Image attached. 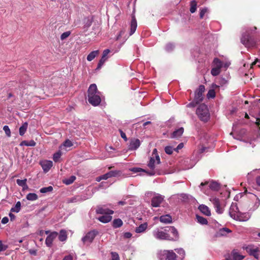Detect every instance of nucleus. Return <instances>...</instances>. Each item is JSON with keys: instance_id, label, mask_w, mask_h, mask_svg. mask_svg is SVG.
Wrapping results in <instances>:
<instances>
[{"instance_id": "1", "label": "nucleus", "mask_w": 260, "mask_h": 260, "mask_svg": "<svg viewBox=\"0 0 260 260\" xmlns=\"http://www.w3.org/2000/svg\"><path fill=\"white\" fill-rule=\"evenodd\" d=\"M88 101L93 106L99 105L101 102V93L98 90L95 84H92L88 89Z\"/></svg>"}, {"instance_id": "2", "label": "nucleus", "mask_w": 260, "mask_h": 260, "mask_svg": "<svg viewBox=\"0 0 260 260\" xmlns=\"http://www.w3.org/2000/svg\"><path fill=\"white\" fill-rule=\"evenodd\" d=\"M256 29V27L252 28H248L245 33L242 35L241 41V43L247 48L253 47L256 45V42L252 37V32Z\"/></svg>"}, {"instance_id": "3", "label": "nucleus", "mask_w": 260, "mask_h": 260, "mask_svg": "<svg viewBox=\"0 0 260 260\" xmlns=\"http://www.w3.org/2000/svg\"><path fill=\"white\" fill-rule=\"evenodd\" d=\"M196 114L200 119L203 121H207L210 117V114L207 106L205 104L200 105L197 109Z\"/></svg>"}, {"instance_id": "4", "label": "nucleus", "mask_w": 260, "mask_h": 260, "mask_svg": "<svg viewBox=\"0 0 260 260\" xmlns=\"http://www.w3.org/2000/svg\"><path fill=\"white\" fill-rule=\"evenodd\" d=\"M160 260H176V254L173 250H161L158 253Z\"/></svg>"}, {"instance_id": "5", "label": "nucleus", "mask_w": 260, "mask_h": 260, "mask_svg": "<svg viewBox=\"0 0 260 260\" xmlns=\"http://www.w3.org/2000/svg\"><path fill=\"white\" fill-rule=\"evenodd\" d=\"M152 235L157 240H168L169 234L167 229L164 230L158 228L156 229L153 231Z\"/></svg>"}, {"instance_id": "6", "label": "nucleus", "mask_w": 260, "mask_h": 260, "mask_svg": "<svg viewBox=\"0 0 260 260\" xmlns=\"http://www.w3.org/2000/svg\"><path fill=\"white\" fill-rule=\"evenodd\" d=\"M98 234V231L93 230L88 232L82 237V241L84 244L89 245L92 242L95 236Z\"/></svg>"}, {"instance_id": "7", "label": "nucleus", "mask_w": 260, "mask_h": 260, "mask_svg": "<svg viewBox=\"0 0 260 260\" xmlns=\"http://www.w3.org/2000/svg\"><path fill=\"white\" fill-rule=\"evenodd\" d=\"M167 231L169 234L168 241H177L179 240V233L174 226L168 227Z\"/></svg>"}, {"instance_id": "8", "label": "nucleus", "mask_w": 260, "mask_h": 260, "mask_svg": "<svg viewBox=\"0 0 260 260\" xmlns=\"http://www.w3.org/2000/svg\"><path fill=\"white\" fill-rule=\"evenodd\" d=\"M147 194H150L151 196L152 194L154 195L151 200V205L154 207H157L159 206L160 204L162 203L164 199V197L159 194H156L151 192L147 193Z\"/></svg>"}, {"instance_id": "9", "label": "nucleus", "mask_w": 260, "mask_h": 260, "mask_svg": "<svg viewBox=\"0 0 260 260\" xmlns=\"http://www.w3.org/2000/svg\"><path fill=\"white\" fill-rule=\"evenodd\" d=\"M246 251L249 255L253 256L258 259L260 257V249L253 246H248L246 248Z\"/></svg>"}, {"instance_id": "10", "label": "nucleus", "mask_w": 260, "mask_h": 260, "mask_svg": "<svg viewBox=\"0 0 260 260\" xmlns=\"http://www.w3.org/2000/svg\"><path fill=\"white\" fill-rule=\"evenodd\" d=\"M210 201L213 204L216 212L219 214H221L223 211V209L221 207L220 200L218 198L212 197L210 198Z\"/></svg>"}, {"instance_id": "11", "label": "nucleus", "mask_w": 260, "mask_h": 260, "mask_svg": "<svg viewBox=\"0 0 260 260\" xmlns=\"http://www.w3.org/2000/svg\"><path fill=\"white\" fill-rule=\"evenodd\" d=\"M205 86L203 85L199 86L197 90L194 95V100L197 103H200L203 100V93L205 91Z\"/></svg>"}, {"instance_id": "12", "label": "nucleus", "mask_w": 260, "mask_h": 260, "mask_svg": "<svg viewBox=\"0 0 260 260\" xmlns=\"http://www.w3.org/2000/svg\"><path fill=\"white\" fill-rule=\"evenodd\" d=\"M239 209L236 203H232L229 210V214L234 219L239 213Z\"/></svg>"}, {"instance_id": "13", "label": "nucleus", "mask_w": 260, "mask_h": 260, "mask_svg": "<svg viewBox=\"0 0 260 260\" xmlns=\"http://www.w3.org/2000/svg\"><path fill=\"white\" fill-rule=\"evenodd\" d=\"M140 144V141L138 139H132L130 140L128 148L131 150H136L139 147Z\"/></svg>"}, {"instance_id": "14", "label": "nucleus", "mask_w": 260, "mask_h": 260, "mask_svg": "<svg viewBox=\"0 0 260 260\" xmlns=\"http://www.w3.org/2000/svg\"><path fill=\"white\" fill-rule=\"evenodd\" d=\"M250 218V215L248 213H242L239 212L234 219L240 221H246Z\"/></svg>"}, {"instance_id": "15", "label": "nucleus", "mask_w": 260, "mask_h": 260, "mask_svg": "<svg viewBox=\"0 0 260 260\" xmlns=\"http://www.w3.org/2000/svg\"><path fill=\"white\" fill-rule=\"evenodd\" d=\"M57 235V232H52L46 238L45 240V243L48 247H51L52 244L53 240Z\"/></svg>"}, {"instance_id": "16", "label": "nucleus", "mask_w": 260, "mask_h": 260, "mask_svg": "<svg viewBox=\"0 0 260 260\" xmlns=\"http://www.w3.org/2000/svg\"><path fill=\"white\" fill-rule=\"evenodd\" d=\"M156 160V158L155 159L154 157H151L148 164V167L151 170L149 172H148V174L150 176L154 175L155 174V171L154 169Z\"/></svg>"}, {"instance_id": "17", "label": "nucleus", "mask_w": 260, "mask_h": 260, "mask_svg": "<svg viewBox=\"0 0 260 260\" xmlns=\"http://www.w3.org/2000/svg\"><path fill=\"white\" fill-rule=\"evenodd\" d=\"M96 212L98 214H100L102 215L104 214H112L114 213V211L112 210H110L108 208H105V207H98Z\"/></svg>"}, {"instance_id": "18", "label": "nucleus", "mask_w": 260, "mask_h": 260, "mask_svg": "<svg viewBox=\"0 0 260 260\" xmlns=\"http://www.w3.org/2000/svg\"><path fill=\"white\" fill-rule=\"evenodd\" d=\"M40 164L45 172H47L52 167L53 162L51 160H44L40 162Z\"/></svg>"}, {"instance_id": "19", "label": "nucleus", "mask_w": 260, "mask_h": 260, "mask_svg": "<svg viewBox=\"0 0 260 260\" xmlns=\"http://www.w3.org/2000/svg\"><path fill=\"white\" fill-rule=\"evenodd\" d=\"M119 174V172L117 171H110L103 175H102V178L103 179V180H107L108 178L113 177H116L118 176Z\"/></svg>"}, {"instance_id": "20", "label": "nucleus", "mask_w": 260, "mask_h": 260, "mask_svg": "<svg viewBox=\"0 0 260 260\" xmlns=\"http://www.w3.org/2000/svg\"><path fill=\"white\" fill-rule=\"evenodd\" d=\"M137 27V22L135 16L134 15L132 16V21L131 23V30H130V35H132L136 31Z\"/></svg>"}, {"instance_id": "21", "label": "nucleus", "mask_w": 260, "mask_h": 260, "mask_svg": "<svg viewBox=\"0 0 260 260\" xmlns=\"http://www.w3.org/2000/svg\"><path fill=\"white\" fill-rule=\"evenodd\" d=\"M111 214H104L98 218V219L103 223H108L112 219Z\"/></svg>"}, {"instance_id": "22", "label": "nucleus", "mask_w": 260, "mask_h": 260, "mask_svg": "<svg viewBox=\"0 0 260 260\" xmlns=\"http://www.w3.org/2000/svg\"><path fill=\"white\" fill-rule=\"evenodd\" d=\"M160 221L164 223H170L172 222V217L169 215L166 214L162 215L159 217Z\"/></svg>"}, {"instance_id": "23", "label": "nucleus", "mask_w": 260, "mask_h": 260, "mask_svg": "<svg viewBox=\"0 0 260 260\" xmlns=\"http://www.w3.org/2000/svg\"><path fill=\"white\" fill-rule=\"evenodd\" d=\"M87 198L85 197H82L80 196H77L74 197H72L70 198L68 202L70 203H76V202H82L83 201L86 200Z\"/></svg>"}, {"instance_id": "24", "label": "nucleus", "mask_w": 260, "mask_h": 260, "mask_svg": "<svg viewBox=\"0 0 260 260\" xmlns=\"http://www.w3.org/2000/svg\"><path fill=\"white\" fill-rule=\"evenodd\" d=\"M199 209L202 213L205 215L210 216L211 215V212L209 208L206 205H200L199 207Z\"/></svg>"}, {"instance_id": "25", "label": "nucleus", "mask_w": 260, "mask_h": 260, "mask_svg": "<svg viewBox=\"0 0 260 260\" xmlns=\"http://www.w3.org/2000/svg\"><path fill=\"white\" fill-rule=\"evenodd\" d=\"M148 224L146 222L141 224L139 226L136 228L135 232L137 233H144L147 229Z\"/></svg>"}, {"instance_id": "26", "label": "nucleus", "mask_w": 260, "mask_h": 260, "mask_svg": "<svg viewBox=\"0 0 260 260\" xmlns=\"http://www.w3.org/2000/svg\"><path fill=\"white\" fill-rule=\"evenodd\" d=\"M184 129L183 127H180L175 130L171 135V138H175L180 137L183 133Z\"/></svg>"}, {"instance_id": "27", "label": "nucleus", "mask_w": 260, "mask_h": 260, "mask_svg": "<svg viewBox=\"0 0 260 260\" xmlns=\"http://www.w3.org/2000/svg\"><path fill=\"white\" fill-rule=\"evenodd\" d=\"M36 145V143L35 142V141L31 140L29 141H22L19 144V145L20 146H31V147H34V146H35Z\"/></svg>"}, {"instance_id": "28", "label": "nucleus", "mask_w": 260, "mask_h": 260, "mask_svg": "<svg viewBox=\"0 0 260 260\" xmlns=\"http://www.w3.org/2000/svg\"><path fill=\"white\" fill-rule=\"evenodd\" d=\"M175 250L179 254V258L180 260H183L185 256V250L182 248H176Z\"/></svg>"}, {"instance_id": "29", "label": "nucleus", "mask_w": 260, "mask_h": 260, "mask_svg": "<svg viewBox=\"0 0 260 260\" xmlns=\"http://www.w3.org/2000/svg\"><path fill=\"white\" fill-rule=\"evenodd\" d=\"M99 54V50H95L91 52L87 57V60L89 61L92 60Z\"/></svg>"}, {"instance_id": "30", "label": "nucleus", "mask_w": 260, "mask_h": 260, "mask_svg": "<svg viewBox=\"0 0 260 260\" xmlns=\"http://www.w3.org/2000/svg\"><path fill=\"white\" fill-rule=\"evenodd\" d=\"M27 127L28 123L26 122L23 123L22 125L20 127L19 133L20 136H23L24 135L27 130Z\"/></svg>"}, {"instance_id": "31", "label": "nucleus", "mask_w": 260, "mask_h": 260, "mask_svg": "<svg viewBox=\"0 0 260 260\" xmlns=\"http://www.w3.org/2000/svg\"><path fill=\"white\" fill-rule=\"evenodd\" d=\"M26 181H27L26 179H24L23 180L17 179L16 180L17 184L19 186L22 187L23 189H25L28 188V186L26 184Z\"/></svg>"}, {"instance_id": "32", "label": "nucleus", "mask_w": 260, "mask_h": 260, "mask_svg": "<svg viewBox=\"0 0 260 260\" xmlns=\"http://www.w3.org/2000/svg\"><path fill=\"white\" fill-rule=\"evenodd\" d=\"M123 224V222L120 218L115 219L113 221V226L114 228L121 227Z\"/></svg>"}, {"instance_id": "33", "label": "nucleus", "mask_w": 260, "mask_h": 260, "mask_svg": "<svg viewBox=\"0 0 260 260\" xmlns=\"http://www.w3.org/2000/svg\"><path fill=\"white\" fill-rule=\"evenodd\" d=\"M231 231L226 228L220 229L218 231V235L220 236H226L228 233H231Z\"/></svg>"}, {"instance_id": "34", "label": "nucleus", "mask_w": 260, "mask_h": 260, "mask_svg": "<svg viewBox=\"0 0 260 260\" xmlns=\"http://www.w3.org/2000/svg\"><path fill=\"white\" fill-rule=\"evenodd\" d=\"M213 66L214 67L221 69L223 66V62H222L218 58H215L213 60Z\"/></svg>"}, {"instance_id": "35", "label": "nucleus", "mask_w": 260, "mask_h": 260, "mask_svg": "<svg viewBox=\"0 0 260 260\" xmlns=\"http://www.w3.org/2000/svg\"><path fill=\"white\" fill-rule=\"evenodd\" d=\"M209 186L211 189L214 190H217L220 188V185L219 183L215 181H212L210 182Z\"/></svg>"}, {"instance_id": "36", "label": "nucleus", "mask_w": 260, "mask_h": 260, "mask_svg": "<svg viewBox=\"0 0 260 260\" xmlns=\"http://www.w3.org/2000/svg\"><path fill=\"white\" fill-rule=\"evenodd\" d=\"M21 209V203L20 202H17L15 206L14 207H12L11 209V211L13 212L18 213L20 211Z\"/></svg>"}, {"instance_id": "37", "label": "nucleus", "mask_w": 260, "mask_h": 260, "mask_svg": "<svg viewBox=\"0 0 260 260\" xmlns=\"http://www.w3.org/2000/svg\"><path fill=\"white\" fill-rule=\"evenodd\" d=\"M67 233H66V231L64 230H61L60 231V233H59V240L60 241H64L66 240L67 239Z\"/></svg>"}, {"instance_id": "38", "label": "nucleus", "mask_w": 260, "mask_h": 260, "mask_svg": "<svg viewBox=\"0 0 260 260\" xmlns=\"http://www.w3.org/2000/svg\"><path fill=\"white\" fill-rule=\"evenodd\" d=\"M196 218L197 221L201 224L204 225L208 223L207 220L202 216L197 215Z\"/></svg>"}, {"instance_id": "39", "label": "nucleus", "mask_w": 260, "mask_h": 260, "mask_svg": "<svg viewBox=\"0 0 260 260\" xmlns=\"http://www.w3.org/2000/svg\"><path fill=\"white\" fill-rule=\"evenodd\" d=\"M38 198L37 194L35 193H29L26 196V199L29 201H36Z\"/></svg>"}, {"instance_id": "40", "label": "nucleus", "mask_w": 260, "mask_h": 260, "mask_svg": "<svg viewBox=\"0 0 260 260\" xmlns=\"http://www.w3.org/2000/svg\"><path fill=\"white\" fill-rule=\"evenodd\" d=\"M230 256L232 258V260H242L244 258L243 256L239 254L237 252H233Z\"/></svg>"}, {"instance_id": "41", "label": "nucleus", "mask_w": 260, "mask_h": 260, "mask_svg": "<svg viewBox=\"0 0 260 260\" xmlns=\"http://www.w3.org/2000/svg\"><path fill=\"white\" fill-rule=\"evenodd\" d=\"M76 179V177L74 176H71L69 178L65 179L63 180V182L69 185L72 184Z\"/></svg>"}, {"instance_id": "42", "label": "nucleus", "mask_w": 260, "mask_h": 260, "mask_svg": "<svg viewBox=\"0 0 260 260\" xmlns=\"http://www.w3.org/2000/svg\"><path fill=\"white\" fill-rule=\"evenodd\" d=\"M197 4L195 1H192L190 2V11L191 13H193L196 12L197 10Z\"/></svg>"}, {"instance_id": "43", "label": "nucleus", "mask_w": 260, "mask_h": 260, "mask_svg": "<svg viewBox=\"0 0 260 260\" xmlns=\"http://www.w3.org/2000/svg\"><path fill=\"white\" fill-rule=\"evenodd\" d=\"M53 190V187L51 186L48 187H43L40 189V191L42 193L51 192Z\"/></svg>"}, {"instance_id": "44", "label": "nucleus", "mask_w": 260, "mask_h": 260, "mask_svg": "<svg viewBox=\"0 0 260 260\" xmlns=\"http://www.w3.org/2000/svg\"><path fill=\"white\" fill-rule=\"evenodd\" d=\"M73 145V144L71 141H70L69 139L66 140L63 144L60 146V148H61L62 146L68 148V147H71Z\"/></svg>"}, {"instance_id": "45", "label": "nucleus", "mask_w": 260, "mask_h": 260, "mask_svg": "<svg viewBox=\"0 0 260 260\" xmlns=\"http://www.w3.org/2000/svg\"><path fill=\"white\" fill-rule=\"evenodd\" d=\"M61 154H62V153L60 151V150H59L57 152H56V153H55L53 154V160L55 162L58 161V160L59 159V158L60 157Z\"/></svg>"}, {"instance_id": "46", "label": "nucleus", "mask_w": 260, "mask_h": 260, "mask_svg": "<svg viewBox=\"0 0 260 260\" xmlns=\"http://www.w3.org/2000/svg\"><path fill=\"white\" fill-rule=\"evenodd\" d=\"M220 73V69L215 67H213L211 71V74L214 76H217Z\"/></svg>"}, {"instance_id": "47", "label": "nucleus", "mask_w": 260, "mask_h": 260, "mask_svg": "<svg viewBox=\"0 0 260 260\" xmlns=\"http://www.w3.org/2000/svg\"><path fill=\"white\" fill-rule=\"evenodd\" d=\"M175 48V45L172 43H168L166 45L165 49L167 52L172 51Z\"/></svg>"}, {"instance_id": "48", "label": "nucleus", "mask_w": 260, "mask_h": 260, "mask_svg": "<svg viewBox=\"0 0 260 260\" xmlns=\"http://www.w3.org/2000/svg\"><path fill=\"white\" fill-rule=\"evenodd\" d=\"M152 155H154V157L156 158V162L157 164H159L160 163V158L158 154L157 153V150L156 149H154L152 152Z\"/></svg>"}, {"instance_id": "49", "label": "nucleus", "mask_w": 260, "mask_h": 260, "mask_svg": "<svg viewBox=\"0 0 260 260\" xmlns=\"http://www.w3.org/2000/svg\"><path fill=\"white\" fill-rule=\"evenodd\" d=\"M174 149L172 146H168L165 148V152L168 154H171L173 152Z\"/></svg>"}, {"instance_id": "50", "label": "nucleus", "mask_w": 260, "mask_h": 260, "mask_svg": "<svg viewBox=\"0 0 260 260\" xmlns=\"http://www.w3.org/2000/svg\"><path fill=\"white\" fill-rule=\"evenodd\" d=\"M3 130L4 131L6 135L8 137H10L11 136V131L9 128V126L8 125H5L3 127Z\"/></svg>"}, {"instance_id": "51", "label": "nucleus", "mask_w": 260, "mask_h": 260, "mask_svg": "<svg viewBox=\"0 0 260 260\" xmlns=\"http://www.w3.org/2000/svg\"><path fill=\"white\" fill-rule=\"evenodd\" d=\"M208 98H214L215 96V92L213 89H210L208 91L207 95Z\"/></svg>"}, {"instance_id": "52", "label": "nucleus", "mask_w": 260, "mask_h": 260, "mask_svg": "<svg viewBox=\"0 0 260 260\" xmlns=\"http://www.w3.org/2000/svg\"><path fill=\"white\" fill-rule=\"evenodd\" d=\"M70 34H71V32L70 31L64 32L63 33H62L61 35L60 39L61 40H63L66 39L70 35Z\"/></svg>"}, {"instance_id": "53", "label": "nucleus", "mask_w": 260, "mask_h": 260, "mask_svg": "<svg viewBox=\"0 0 260 260\" xmlns=\"http://www.w3.org/2000/svg\"><path fill=\"white\" fill-rule=\"evenodd\" d=\"M112 256V260H120L118 254L116 252H112L111 253Z\"/></svg>"}, {"instance_id": "54", "label": "nucleus", "mask_w": 260, "mask_h": 260, "mask_svg": "<svg viewBox=\"0 0 260 260\" xmlns=\"http://www.w3.org/2000/svg\"><path fill=\"white\" fill-rule=\"evenodd\" d=\"M131 171L134 173H138L140 172H144L145 171L141 168H133L130 169Z\"/></svg>"}, {"instance_id": "55", "label": "nucleus", "mask_w": 260, "mask_h": 260, "mask_svg": "<svg viewBox=\"0 0 260 260\" xmlns=\"http://www.w3.org/2000/svg\"><path fill=\"white\" fill-rule=\"evenodd\" d=\"M207 12V9L205 8L201 10L200 12V17L203 18L205 14Z\"/></svg>"}, {"instance_id": "56", "label": "nucleus", "mask_w": 260, "mask_h": 260, "mask_svg": "<svg viewBox=\"0 0 260 260\" xmlns=\"http://www.w3.org/2000/svg\"><path fill=\"white\" fill-rule=\"evenodd\" d=\"M110 50L108 49L104 50L102 57L103 58H108L107 56L110 53Z\"/></svg>"}, {"instance_id": "57", "label": "nucleus", "mask_w": 260, "mask_h": 260, "mask_svg": "<svg viewBox=\"0 0 260 260\" xmlns=\"http://www.w3.org/2000/svg\"><path fill=\"white\" fill-rule=\"evenodd\" d=\"M199 103H196V101H195V100H194L193 101H192V102H190V103H189L187 105V107H194L195 106H196V105L198 104Z\"/></svg>"}, {"instance_id": "58", "label": "nucleus", "mask_w": 260, "mask_h": 260, "mask_svg": "<svg viewBox=\"0 0 260 260\" xmlns=\"http://www.w3.org/2000/svg\"><path fill=\"white\" fill-rule=\"evenodd\" d=\"M256 121L255 124L256 125L259 127V129L260 130V111L259 112V117L255 118Z\"/></svg>"}, {"instance_id": "59", "label": "nucleus", "mask_w": 260, "mask_h": 260, "mask_svg": "<svg viewBox=\"0 0 260 260\" xmlns=\"http://www.w3.org/2000/svg\"><path fill=\"white\" fill-rule=\"evenodd\" d=\"M119 132H120V135H121V137L125 140V141H127V138H126V135L125 134L121 129L119 130Z\"/></svg>"}, {"instance_id": "60", "label": "nucleus", "mask_w": 260, "mask_h": 260, "mask_svg": "<svg viewBox=\"0 0 260 260\" xmlns=\"http://www.w3.org/2000/svg\"><path fill=\"white\" fill-rule=\"evenodd\" d=\"M257 63H258L257 66L260 68V60L258 59H256L254 62L251 63V68H252L253 66L256 64Z\"/></svg>"}, {"instance_id": "61", "label": "nucleus", "mask_w": 260, "mask_h": 260, "mask_svg": "<svg viewBox=\"0 0 260 260\" xmlns=\"http://www.w3.org/2000/svg\"><path fill=\"white\" fill-rule=\"evenodd\" d=\"M183 143H181L177 146L176 148L174 149V150L178 152L179 150L182 149L183 147Z\"/></svg>"}, {"instance_id": "62", "label": "nucleus", "mask_w": 260, "mask_h": 260, "mask_svg": "<svg viewBox=\"0 0 260 260\" xmlns=\"http://www.w3.org/2000/svg\"><path fill=\"white\" fill-rule=\"evenodd\" d=\"M132 236V234L130 232H125L123 234L125 238H130Z\"/></svg>"}, {"instance_id": "63", "label": "nucleus", "mask_w": 260, "mask_h": 260, "mask_svg": "<svg viewBox=\"0 0 260 260\" xmlns=\"http://www.w3.org/2000/svg\"><path fill=\"white\" fill-rule=\"evenodd\" d=\"M9 219L7 217H4L2 220V223L3 224H6L8 222Z\"/></svg>"}, {"instance_id": "64", "label": "nucleus", "mask_w": 260, "mask_h": 260, "mask_svg": "<svg viewBox=\"0 0 260 260\" xmlns=\"http://www.w3.org/2000/svg\"><path fill=\"white\" fill-rule=\"evenodd\" d=\"M73 258L71 255H68L66 256L62 260H73Z\"/></svg>"}]
</instances>
